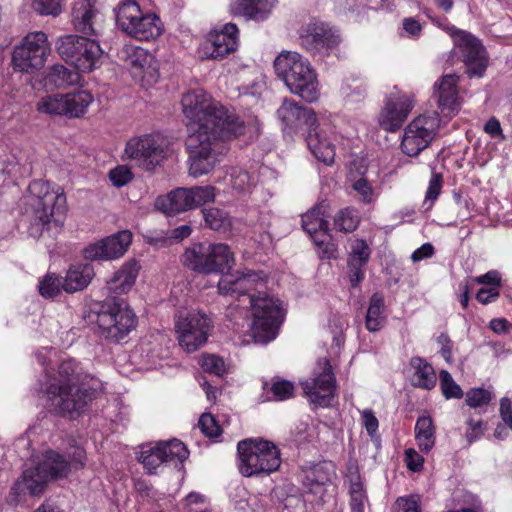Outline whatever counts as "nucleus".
<instances>
[{
	"mask_svg": "<svg viewBox=\"0 0 512 512\" xmlns=\"http://www.w3.org/2000/svg\"><path fill=\"white\" fill-rule=\"evenodd\" d=\"M181 105L189 131V173L199 177L211 172L222 160L228 151L226 141L243 132V122L202 89L185 93Z\"/></svg>",
	"mask_w": 512,
	"mask_h": 512,
	"instance_id": "nucleus-1",
	"label": "nucleus"
},
{
	"mask_svg": "<svg viewBox=\"0 0 512 512\" xmlns=\"http://www.w3.org/2000/svg\"><path fill=\"white\" fill-rule=\"evenodd\" d=\"M263 272L238 271L235 275H226L218 282L221 295L234 297L237 295L239 305H250L253 313L251 333L256 342L267 343L276 338L282 321V311L278 300L269 297L265 292H252L265 283Z\"/></svg>",
	"mask_w": 512,
	"mask_h": 512,
	"instance_id": "nucleus-2",
	"label": "nucleus"
},
{
	"mask_svg": "<svg viewBox=\"0 0 512 512\" xmlns=\"http://www.w3.org/2000/svg\"><path fill=\"white\" fill-rule=\"evenodd\" d=\"M28 220V234L34 239L53 238L61 230L67 211L62 189L43 180L32 181L20 200Z\"/></svg>",
	"mask_w": 512,
	"mask_h": 512,
	"instance_id": "nucleus-3",
	"label": "nucleus"
},
{
	"mask_svg": "<svg viewBox=\"0 0 512 512\" xmlns=\"http://www.w3.org/2000/svg\"><path fill=\"white\" fill-rule=\"evenodd\" d=\"M86 375L79 364L63 360L54 375H47L43 390L50 406L61 415H80L95 398L96 390L86 386Z\"/></svg>",
	"mask_w": 512,
	"mask_h": 512,
	"instance_id": "nucleus-4",
	"label": "nucleus"
},
{
	"mask_svg": "<svg viewBox=\"0 0 512 512\" xmlns=\"http://www.w3.org/2000/svg\"><path fill=\"white\" fill-rule=\"evenodd\" d=\"M70 472V464L57 452L47 451L43 460L34 468L26 469L21 479L11 489L9 501L18 503L26 497L43 493L51 479L64 478Z\"/></svg>",
	"mask_w": 512,
	"mask_h": 512,
	"instance_id": "nucleus-5",
	"label": "nucleus"
},
{
	"mask_svg": "<svg viewBox=\"0 0 512 512\" xmlns=\"http://www.w3.org/2000/svg\"><path fill=\"white\" fill-rule=\"evenodd\" d=\"M277 75L285 82L291 93L307 102L319 98L317 76L310 62L297 52H282L274 61Z\"/></svg>",
	"mask_w": 512,
	"mask_h": 512,
	"instance_id": "nucleus-6",
	"label": "nucleus"
},
{
	"mask_svg": "<svg viewBox=\"0 0 512 512\" xmlns=\"http://www.w3.org/2000/svg\"><path fill=\"white\" fill-rule=\"evenodd\" d=\"M238 468L245 477L269 475L281 465L280 451L270 441L261 438L242 440L237 445Z\"/></svg>",
	"mask_w": 512,
	"mask_h": 512,
	"instance_id": "nucleus-7",
	"label": "nucleus"
},
{
	"mask_svg": "<svg viewBox=\"0 0 512 512\" xmlns=\"http://www.w3.org/2000/svg\"><path fill=\"white\" fill-rule=\"evenodd\" d=\"M187 268L202 274L225 273L232 269L235 259L224 243H197L187 248L182 256Z\"/></svg>",
	"mask_w": 512,
	"mask_h": 512,
	"instance_id": "nucleus-8",
	"label": "nucleus"
},
{
	"mask_svg": "<svg viewBox=\"0 0 512 512\" xmlns=\"http://www.w3.org/2000/svg\"><path fill=\"white\" fill-rule=\"evenodd\" d=\"M116 21L127 35L149 41L163 32L161 19L154 13H144L135 0H124L116 8Z\"/></svg>",
	"mask_w": 512,
	"mask_h": 512,
	"instance_id": "nucleus-9",
	"label": "nucleus"
},
{
	"mask_svg": "<svg viewBox=\"0 0 512 512\" xmlns=\"http://www.w3.org/2000/svg\"><path fill=\"white\" fill-rule=\"evenodd\" d=\"M56 49L59 55L79 72L89 73L102 65L103 50L100 44L87 37L65 35L58 39Z\"/></svg>",
	"mask_w": 512,
	"mask_h": 512,
	"instance_id": "nucleus-10",
	"label": "nucleus"
},
{
	"mask_svg": "<svg viewBox=\"0 0 512 512\" xmlns=\"http://www.w3.org/2000/svg\"><path fill=\"white\" fill-rule=\"evenodd\" d=\"M51 52V44L45 32H29L13 50V69L22 73H34L45 66Z\"/></svg>",
	"mask_w": 512,
	"mask_h": 512,
	"instance_id": "nucleus-11",
	"label": "nucleus"
},
{
	"mask_svg": "<svg viewBox=\"0 0 512 512\" xmlns=\"http://www.w3.org/2000/svg\"><path fill=\"white\" fill-rule=\"evenodd\" d=\"M96 324L101 337L119 342L136 327L137 317L124 302L106 303L97 313Z\"/></svg>",
	"mask_w": 512,
	"mask_h": 512,
	"instance_id": "nucleus-12",
	"label": "nucleus"
},
{
	"mask_svg": "<svg viewBox=\"0 0 512 512\" xmlns=\"http://www.w3.org/2000/svg\"><path fill=\"white\" fill-rule=\"evenodd\" d=\"M167 143L160 134L132 137L125 146V156L147 171L153 170L166 156Z\"/></svg>",
	"mask_w": 512,
	"mask_h": 512,
	"instance_id": "nucleus-13",
	"label": "nucleus"
},
{
	"mask_svg": "<svg viewBox=\"0 0 512 512\" xmlns=\"http://www.w3.org/2000/svg\"><path fill=\"white\" fill-rule=\"evenodd\" d=\"M212 328L213 321L201 311L180 315L175 324L179 345L188 353L195 352L207 342Z\"/></svg>",
	"mask_w": 512,
	"mask_h": 512,
	"instance_id": "nucleus-14",
	"label": "nucleus"
},
{
	"mask_svg": "<svg viewBox=\"0 0 512 512\" xmlns=\"http://www.w3.org/2000/svg\"><path fill=\"white\" fill-rule=\"evenodd\" d=\"M440 120L436 112L415 118L404 130L402 151L408 156H417L434 139Z\"/></svg>",
	"mask_w": 512,
	"mask_h": 512,
	"instance_id": "nucleus-15",
	"label": "nucleus"
},
{
	"mask_svg": "<svg viewBox=\"0 0 512 512\" xmlns=\"http://www.w3.org/2000/svg\"><path fill=\"white\" fill-rule=\"evenodd\" d=\"M305 395L317 405L327 406L334 397L336 379L328 359L318 361L312 377L300 382Z\"/></svg>",
	"mask_w": 512,
	"mask_h": 512,
	"instance_id": "nucleus-16",
	"label": "nucleus"
},
{
	"mask_svg": "<svg viewBox=\"0 0 512 512\" xmlns=\"http://www.w3.org/2000/svg\"><path fill=\"white\" fill-rule=\"evenodd\" d=\"M121 58L135 79L146 84H152L158 80L157 62L146 49L125 45L121 51Z\"/></svg>",
	"mask_w": 512,
	"mask_h": 512,
	"instance_id": "nucleus-17",
	"label": "nucleus"
},
{
	"mask_svg": "<svg viewBox=\"0 0 512 512\" xmlns=\"http://www.w3.org/2000/svg\"><path fill=\"white\" fill-rule=\"evenodd\" d=\"M238 46V28L235 24L228 23L221 31L210 32L202 42L199 54L203 59L220 60Z\"/></svg>",
	"mask_w": 512,
	"mask_h": 512,
	"instance_id": "nucleus-18",
	"label": "nucleus"
},
{
	"mask_svg": "<svg viewBox=\"0 0 512 512\" xmlns=\"http://www.w3.org/2000/svg\"><path fill=\"white\" fill-rule=\"evenodd\" d=\"M132 242L130 231L124 230L88 245L83 256L90 261H107L122 257Z\"/></svg>",
	"mask_w": 512,
	"mask_h": 512,
	"instance_id": "nucleus-19",
	"label": "nucleus"
},
{
	"mask_svg": "<svg viewBox=\"0 0 512 512\" xmlns=\"http://www.w3.org/2000/svg\"><path fill=\"white\" fill-rule=\"evenodd\" d=\"M413 97L399 91H393L387 97L379 116V124L387 131L398 130L413 108Z\"/></svg>",
	"mask_w": 512,
	"mask_h": 512,
	"instance_id": "nucleus-20",
	"label": "nucleus"
},
{
	"mask_svg": "<svg viewBox=\"0 0 512 512\" xmlns=\"http://www.w3.org/2000/svg\"><path fill=\"white\" fill-rule=\"evenodd\" d=\"M300 40L306 50L315 53L338 46L340 36L327 23L315 20L302 27Z\"/></svg>",
	"mask_w": 512,
	"mask_h": 512,
	"instance_id": "nucleus-21",
	"label": "nucleus"
},
{
	"mask_svg": "<svg viewBox=\"0 0 512 512\" xmlns=\"http://www.w3.org/2000/svg\"><path fill=\"white\" fill-rule=\"evenodd\" d=\"M455 45L460 50L469 77H481L487 67L485 49L471 34L461 31L456 34Z\"/></svg>",
	"mask_w": 512,
	"mask_h": 512,
	"instance_id": "nucleus-22",
	"label": "nucleus"
},
{
	"mask_svg": "<svg viewBox=\"0 0 512 512\" xmlns=\"http://www.w3.org/2000/svg\"><path fill=\"white\" fill-rule=\"evenodd\" d=\"M74 28L85 35L98 36L104 30V17L90 0H77L72 8Z\"/></svg>",
	"mask_w": 512,
	"mask_h": 512,
	"instance_id": "nucleus-23",
	"label": "nucleus"
},
{
	"mask_svg": "<svg viewBox=\"0 0 512 512\" xmlns=\"http://www.w3.org/2000/svg\"><path fill=\"white\" fill-rule=\"evenodd\" d=\"M277 116L285 128L296 131L303 126L312 128L317 123V118L311 108L302 107L295 101L284 99L277 110Z\"/></svg>",
	"mask_w": 512,
	"mask_h": 512,
	"instance_id": "nucleus-24",
	"label": "nucleus"
},
{
	"mask_svg": "<svg viewBox=\"0 0 512 512\" xmlns=\"http://www.w3.org/2000/svg\"><path fill=\"white\" fill-rule=\"evenodd\" d=\"M457 82L458 77L449 74L443 76L439 84H435L438 95V107L446 117L453 116L459 110Z\"/></svg>",
	"mask_w": 512,
	"mask_h": 512,
	"instance_id": "nucleus-25",
	"label": "nucleus"
},
{
	"mask_svg": "<svg viewBox=\"0 0 512 512\" xmlns=\"http://www.w3.org/2000/svg\"><path fill=\"white\" fill-rule=\"evenodd\" d=\"M274 4L275 0H235L230 5V12L234 16L261 21L267 18Z\"/></svg>",
	"mask_w": 512,
	"mask_h": 512,
	"instance_id": "nucleus-26",
	"label": "nucleus"
},
{
	"mask_svg": "<svg viewBox=\"0 0 512 512\" xmlns=\"http://www.w3.org/2000/svg\"><path fill=\"white\" fill-rule=\"evenodd\" d=\"M306 142L309 150L315 158L326 165H331L335 158V146L326 137V135L318 129V126L309 128Z\"/></svg>",
	"mask_w": 512,
	"mask_h": 512,
	"instance_id": "nucleus-27",
	"label": "nucleus"
},
{
	"mask_svg": "<svg viewBox=\"0 0 512 512\" xmlns=\"http://www.w3.org/2000/svg\"><path fill=\"white\" fill-rule=\"evenodd\" d=\"M138 273V263L135 260H128L107 282L109 291L118 295L126 294L134 286Z\"/></svg>",
	"mask_w": 512,
	"mask_h": 512,
	"instance_id": "nucleus-28",
	"label": "nucleus"
},
{
	"mask_svg": "<svg viewBox=\"0 0 512 512\" xmlns=\"http://www.w3.org/2000/svg\"><path fill=\"white\" fill-rule=\"evenodd\" d=\"M303 473V485L310 492H316L336 477L334 465L326 461L307 467Z\"/></svg>",
	"mask_w": 512,
	"mask_h": 512,
	"instance_id": "nucleus-29",
	"label": "nucleus"
},
{
	"mask_svg": "<svg viewBox=\"0 0 512 512\" xmlns=\"http://www.w3.org/2000/svg\"><path fill=\"white\" fill-rule=\"evenodd\" d=\"M302 227L313 238L316 245H324V238L327 236L328 221L324 219L323 207H314L302 215Z\"/></svg>",
	"mask_w": 512,
	"mask_h": 512,
	"instance_id": "nucleus-30",
	"label": "nucleus"
},
{
	"mask_svg": "<svg viewBox=\"0 0 512 512\" xmlns=\"http://www.w3.org/2000/svg\"><path fill=\"white\" fill-rule=\"evenodd\" d=\"M156 207L168 216L191 209L190 199L187 188H177L168 195L158 197L155 203Z\"/></svg>",
	"mask_w": 512,
	"mask_h": 512,
	"instance_id": "nucleus-31",
	"label": "nucleus"
},
{
	"mask_svg": "<svg viewBox=\"0 0 512 512\" xmlns=\"http://www.w3.org/2000/svg\"><path fill=\"white\" fill-rule=\"evenodd\" d=\"M94 275V268L90 264L71 266L63 278V290L67 293L83 290L89 285Z\"/></svg>",
	"mask_w": 512,
	"mask_h": 512,
	"instance_id": "nucleus-32",
	"label": "nucleus"
},
{
	"mask_svg": "<svg viewBox=\"0 0 512 512\" xmlns=\"http://www.w3.org/2000/svg\"><path fill=\"white\" fill-rule=\"evenodd\" d=\"M413 374L412 385L418 388L430 390L436 385V373L433 367L423 358L413 357L410 361Z\"/></svg>",
	"mask_w": 512,
	"mask_h": 512,
	"instance_id": "nucleus-33",
	"label": "nucleus"
},
{
	"mask_svg": "<svg viewBox=\"0 0 512 512\" xmlns=\"http://www.w3.org/2000/svg\"><path fill=\"white\" fill-rule=\"evenodd\" d=\"M93 102V96L86 90L63 94L64 116L77 118L82 116Z\"/></svg>",
	"mask_w": 512,
	"mask_h": 512,
	"instance_id": "nucleus-34",
	"label": "nucleus"
},
{
	"mask_svg": "<svg viewBox=\"0 0 512 512\" xmlns=\"http://www.w3.org/2000/svg\"><path fill=\"white\" fill-rule=\"evenodd\" d=\"M385 302L381 294L375 293L369 300V306L365 319V326L370 332L379 331L386 320L384 314Z\"/></svg>",
	"mask_w": 512,
	"mask_h": 512,
	"instance_id": "nucleus-35",
	"label": "nucleus"
},
{
	"mask_svg": "<svg viewBox=\"0 0 512 512\" xmlns=\"http://www.w3.org/2000/svg\"><path fill=\"white\" fill-rule=\"evenodd\" d=\"M415 439L422 452H429L435 444V428L430 416H420L415 424Z\"/></svg>",
	"mask_w": 512,
	"mask_h": 512,
	"instance_id": "nucleus-36",
	"label": "nucleus"
},
{
	"mask_svg": "<svg viewBox=\"0 0 512 512\" xmlns=\"http://www.w3.org/2000/svg\"><path fill=\"white\" fill-rule=\"evenodd\" d=\"M206 225L215 231L227 233L232 227V220L229 215L218 208H210L203 210Z\"/></svg>",
	"mask_w": 512,
	"mask_h": 512,
	"instance_id": "nucleus-37",
	"label": "nucleus"
},
{
	"mask_svg": "<svg viewBox=\"0 0 512 512\" xmlns=\"http://www.w3.org/2000/svg\"><path fill=\"white\" fill-rule=\"evenodd\" d=\"M48 80L56 87H64L77 84L80 80V75L76 71H72L63 65H54L51 67L47 76Z\"/></svg>",
	"mask_w": 512,
	"mask_h": 512,
	"instance_id": "nucleus-38",
	"label": "nucleus"
},
{
	"mask_svg": "<svg viewBox=\"0 0 512 512\" xmlns=\"http://www.w3.org/2000/svg\"><path fill=\"white\" fill-rule=\"evenodd\" d=\"M360 216L357 210L347 207L341 209L334 218V226L344 233L353 232L359 225Z\"/></svg>",
	"mask_w": 512,
	"mask_h": 512,
	"instance_id": "nucleus-39",
	"label": "nucleus"
},
{
	"mask_svg": "<svg viewBox=\"0 0 512 512\" xmlns=\"http://www.w3.org/2000/svg\"><path fill=\"white\" fill-rule=\"evenodd\" d=\"M162 454L165 462H180L182 463L188 458L189 451L186 446L179 440L174 439L168 442H160Z\"/></svg>",
	"mask_w": 512,
	"mask_h": 512,
	"instance_id": "nucleus-40",
	"label": "nucleus"
},
{
	"mask_svg": "<svg viewBox=\"0 0 512 512\" xmlns=\"http://www.w3.org/2000/svg\"><path fill=\"white\" fill-rule=\"evenodd\" d=\"M188 189L191 209L214 202L216 188L210 185L194 186Z\"/></svg>",
	"mask_w": 512,
	"mask_h": 512,
	"instance_id": "nucleus-41",
	"label": "nucleus"
},
{
	"mask_svg": "<svg viewBox=\"0 0 512 512\" xmlns=\"http://www.w3.org/2000/svg\"><path fill=\"white\" fill-rule=\"evenodd\" d=\"M36 108L40 113L64 116L65 110L63 104V94H53L42 97L37 102Z\"/></svg>",
	"mask_w": 512,
	"mask_h": 512,
	"instance_id": "nucleus-42",
	"label": "nucleus"
},
{
	"mask_svg": "<svg viewBox=\"0 0 512 512\" xmlns=\"http://www.w3.org/2000/svg\"><path fill=\"white\" fill-rule=\"evenodd\" d=\"M198 363L204 372L218 377H222L227 372V367L223 358L215 354L201 355Z\"/></svg>",
	"mask_w": 512,
	"mask_h": 512,
	"instance_id": "nucleus-43",
	"label": "nucleus"
},
{
	"mask_svg": "<svg viewBox=\"0 0 512 512\" xmlns=\"http://www.w3.org/2000/svg\"><path fill=\"white\" fill-rule=\"evenodd\" d=\"M139 460L149 473H153L165 462L159 443L154 447L143 448L140 452Z\"/></svg>",
	"mask_w": 512,
	"mask_h": 512,
	"instance_id": "nucleus-44",
	"label": "nucleus"
},
{
	"mask_svg": "<svg viewBox=\"0 0 512 512\" xmlns=\"http://www.w3.org/2000/svg\"><path fill=\"white\" fill-rule=\"evenodd\" d=\"M63 289V279L55 274H47L39 283V292L43 297L52 298Z\"/></svg>",
	"mask_w": 512,
	"mask_h": 512,
	"instance_id": "nucleus-45",
	"label": "nucleus"
},
{
	"mask_svg": "<svg viewBox=\"0 0 512 512\" xmlns=\"http://www.w3.org/2000/svg\"><path fill=\"white\" fill-rule=\"evenodd\" d=\"M229 181L233 189L245 192L250 189L254 182V178H252L248 172L240 168H232L229 173Z\"/></svg>",
	"mask_w": 512,
	"mask_h": 512,
	"instance_id": "nucleus-46",
	"label": "nucleus"
},
{
	"mask_svg": "<svg viewBox=\"0 0 512 512\" xmlns=\"http://www.w3.org/2000/svg\"><path fill=\"white\" fill-rule=\"evenodd\" d=\"M440 387L446 399H459L463 396L461 387L453 380L451 374L446 370H442L440 372Z\"/></svg>",
	"mask_w": 512,
	"mask_h": 512,
	"instance_id": "nucleus-47",
	"label": "nucleus"
},
{
	"mask_svg": "<svg viewBox=\"0 0 512 512\" xmlns=\"http://www.w3.org/2000/svg\"><path fill=\"white\" fill-rule=\"evenodd\" d=\"M294 385L292 382L287 380L274 381L270 387L272 397H268V400L284 401L291 398L294 395Z\"/></svg>",
	"mask_w": 512,
	"mask_h": 512,
	"instance_id": "nucleus-48",
	"label": "nucleus"
},
{
	"mask_svg": "<svg viewBox=\"0 0 512 512\" xmlns=\"http://www.w3.org/2000/svg\"><path fill=\"white\" fill-rule=\"evenodd\" d=\"M491 399V392L482 388H473L466 394V403L471 408L486 406L490 403Z\"/></svg>",
	"mask_w": 512,
	"mask_h": 512,
	"instance_id": "nucleus-49",
	"label": "nucleus"
},
{
	"mask_svg": "<svg viewBox=\"0 0 512 512\" xmlns=\"http://www.w3.org/2000/svg\"><path fill=\"white\" fill-rule=\"evenodd\" d=\"M370 258V248L368 244L361 239H357L351 246V253L348 262L367 264Z\"/></svg>",
	"mask_w": 512,
	"mask_h": 512,
	"instance_id": "nucleus-50",
	"label": "nucleus"
},
{
	"mask_svg": "<svg viewBox=\"0 0 512 512\" xmlns=\"http://www.w3.org/2000/svg\"><path fill=\"white\" fill-rule=\"evenodd\" d=\"M33 9L40 15L58 16L62 11L60 0H34Z\"/></svg>",
	"mask_w": 512,
	"mask_h": 512,
	"instance_id": "nucleus-51",
	"label": "nucleus"
},
{
	"mask_svg": "<svg viewBox=\"0 0 512 512\" xmlns=\"http://www.w3.org/2000/svg\"><path fill=\"white\" fill-rule=\"evenodd\" d=\"M198 426L202 433L210 438L217 437L221 433L220 426L210 413H204L201 415Z\"/></svg>",
	"mask_w": 512,
	"mask_h": 512,
	"instance_id": "nucleus-52",
	"label": "nucleus"
},
{
	"mask_svg": "<svg viewBox=\"0 0 512 512\" xmlns=\"http://www.w3.org/2000/svg\"><path fill=\"white\" fill-rule=\"evenodd\" d=\"M466 424L468 428L465 432V438L470 445L483 436L486 424L482 420H474L473 418H468Z\"/></svg>",
	"mask_w": 512,
	"mask_h": 512,
	"instance_id": "nucleus-53",
	"label": "nucleus"
},
{
	"mask_svg": "<svg viewBox=\"0 0 512 512\" xmlns=\"http://www.w3.org/2000/svg\"><path fill=\"white\" fill-rule=\"evenodd\" d=\"M395 510L397 512H421L419 496L399 497L395 502Z\"/></svg>",
	"mask_w": 512,
	"mask_h": 512,
	"instance_id": "nucleus-54",
	"label": "nucleus"
},
{
	"mask_svg": "<svg viewBox=\"0 0 512 512\" xmlns=\"http://www.w3.org/2000/svg\"><path fill=\"white\" fill-rule=\"evenodd\" d=\"M442 183V174L433 171L426 191L425 203L430 201V206L433 204L441 192Z\"/></svg>",
	"mask_w": 512,
	"mask_h": 512,
	"instance_id": "nucleus-55",
	"label": "nucleus"
},
{
	"mask_svg": "<svg viewBox=\"0 0 512 512\" xmlns=\"http://www.w3.org/2000/svg\"><path fill=\"white\" fill-rule=\"evenodd\" d=\"M352 187L361 196L364 203H371L374 200V189L365 178L356 180Z\"/></svg>",
	"mask_w": 512,
	"mask_h": 512,
	"instance_id": "nucleus-56",
	"label": "nucleus"
},
{
	"mask_svg": "<svg viewBox=\"0 0 512 512\" xmlns=\"http://www.w3.org/2000/svg\"><path fill=\"white\" fill-rule=\"evenodd\" d=\"M109 177L111 182L117 186L122 187L126 185L132 179V173L130 170L124 166H119L115 169H112L109 173Z\"/></svg>",
	"mask_w": 512,
	"mask_h": 512,
	"instance_id": "nucleus-57",
	"label": "nucleus"
},
{
	"mask_svg": "<svg viewBox=\"0 0 512 512\" xmlns=\"http://www.w3.org/2000/svg\"><path fill=\"white\" fill-rule=\"evenodd\" d=\"M362 423L370 436H374L378 430L379 422L374 412L370 409H365L361 412Z\"/></svg>",
	"mask_w": 512,
	"mask_h": 512,
	"instance_id": "nucleus-58",
	"label": "nucleus"
},
{
	"mask_svg": "<svg viewBox=\"0 0 512 512\" xmlns=\"http://www.w3.org/2000/svg\"><path fill=\"white\" fill-rule=\"evenodd\" d=\"M407 468L411 471H420L423 467V457L414 449L410 448L405 451Z\"/></svg>",
	"mask_w": 512,
	"mask_h": 512,
	"instance_id": "nucleus-59",
	"label": "nucleus"
},
{
	"mask_svg": "<svg viewBox=\"0 0 512 512\" xmlns=\"http://www.w3.org/2000/svg\"><path fill=\"white\" fill-rule=\"evenodd\" d=\"M5 166L2 167V173H7L10 177H12L13 182L21 176V167L19 164V159L16 155H11L5 161Z\"/></svg>",
	"mask_w": 512,
	"mask_h": 512,
	"instance_id": "nucleus-60",
	"label": "nucleus"
},
{
	"mask_svg": "<svg viewBox=\"0 0 512 512\" xmlns=\"http://www.w3.org/2000/svg\"><path fill=\"white\" fill-rule=\"evenodd\" d=\"M365 265L366 264L348 262V276L353 287H356L363 280V268Z\"/></svg>",
	"mask_w": 512,
	"mask_h": 512,
	"instance_id": "nucleus-61",
	"label": "nucleus"
},
{
	"mask_svg": "<svg viewBox=\"0 0 512 512\" xmlns=\"http://www.w3.org/2000/svg\"><path fill=\"white\" fill-rule=\"evenodd\" d=\"M475 282L482 285H489L499 289L501 285V276L498 271L490 270L487 273L475 278Z\"/></svg>",
	"mask_w": 512,
	"mask_h": 512,
	"instance_id": "nucleus-62",
	"label": "nucleus"
},
{
	"mask_svg": "<svg viewBox=\"0 0 512 512\" xmlns=\"http://www.w3.org/2000/svg\"><path fill=\"white\" fill-rule=\"evenodd\" d=\"M499 294V289L496 287L481 288L476 294V299L482 304H488L495 301Z\"/></svg>",
	"mask_w": 512,
	"mask_h": 512,
	"instance_id": "nucleus-63",
	"label": "nucleus"
},
{
	"mask_svg": "<svg viewBox=\"0 0 512 512\" xmlns=\"http://www.w3.org/2000/svg\"><path fill=\"white\" fill-rule=\"evenodd\" d=\"M500 416L503 422L512 430V405L507 397L500 400Z\"/></svg>",
	"mask_w": 512,
	"mask_h": 512,
	"instance_id": "nucleus-64",
	"label": "nucleus"
}]
</instances>
